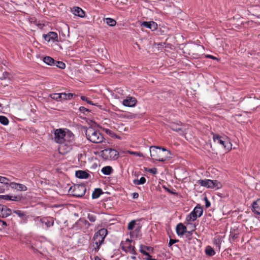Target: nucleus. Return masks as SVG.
Instances as JSON below:
<instances>
[{
    "label": "nucleus",
    "mask_w": 260,
    "mask_h": 260,
    "mask_svg": "<svg viewBox=\"0 0 260 260\" xmlns=\"http://www.w3.org/2000/svg\"><path fill=\"white\" fill-rule=\"evenodd\" d=\"M74 135L69 130L56 129L54 132V141L58 143V151L60 154H66L72 148L74 141Z\"/></svg>",
    "instance_id": "nucleus-1"
},
{
    "label": "nucleus",
    "mask_w": 260,
    "mask_h": 260,
    "mask_svg": "<svg viewBox=\"0 0 260 260\" xmlns=\"http://www.w3.org/2000/svg\"><path fill=\"white\" fill-rule=\"evenodd\" d=\"M149 151L151 157L153 160L162 162L171 158L170 151L165 148L151 146Z\"/></svg>",
    "instance_id": "nucleus-2"
},
{
    "label": "nucleus",
    "mask_w": 260,
    "mask_h": 260,
    "mask_svg": "<svg viewBox=\"0 0 260 260\" xmlns=\"http://www.w3.org/2000/svg\"><path fill=\"white\" fill-rule=\"evenodd\" d=\"M85 135L87 139L93 143H102L105 138L101 132L91 127L86 129Z\"/></svg>",
    "instance_id": "nucleus-3"
},
{
    "label": "nucleus",
    "mask_w": 260,
    "mask_h": 260,
    "mask_svg": "<svg viewBox=\"0 0 260 260\" xmlns=\"http://www.w3.org/2000/svg\"><path fill=\"white\" fill-rule=\"evenodd\" d=\"M107 234L108 231L106 229H101L95 233L93 240L97 246L95 248V250L99 249L100 246L103 243Z\"/></svg>",
    "instance_id": "nucleus-4"
},
{
    "label": "nucleus",
    "mask_w": 260,
    "mask_h": 260,
    "mask_svg": "<svg viewBox=\"0 0 260 260\" xmlns=\"http://www.w3.org/2000/svg\"><path fill=\"white\" fill-rule=\"evenodd\" d=\"M213 139L215 142L221 144L225 149L230 150L232 148V144L229 141L228 138L225 136H220L214 134Z\"/></svg>",
    "instance_id": "nucleus-5"
},
{
    "label": "nucleus",
    "mask_w": 260,
    "mask_h": 260,
    "mask_svg": "<svg viewBox=\"0 0 260 260\" xmlns=\"http://www.w3.org/2000/svg\"><path fill=\"white\" fill-rule=\"evenodd\" d=\"M101 156L105 159H117L118 158L119 153L114 149H105L101 152Z\"/></svg>",
    "instance_id": "nucleus-6"
},
{
    "label": "nucleus",
    "mask_w": 260,
    "mask_h": 260,
    "mask_svg": "<svg viewBox=\"0 0 260 260\" xmlns=\"http://www.w3.org/2000/svg\"><path fill=\"white\" fill-rule=\"evenodd\" d=\"M198 183L201 186L212 189H218L221 187V184L217 180L210 179L199 180Z\"/></svg>",
    "instance_id": "nucleus-7"
},
{
    "label": "nucleus",
    "mask_w": 260,
    "mask_h": 260,
    "mask_svg": "<svg viewBox=\"0 0 260 260\" xmlns=\"http://www.w3.org/2000/svg\"><path fill=\"white\" fill-rule=\"evenodd\" d=\"M133 242L132 240L127 239L125 241H121L120 246L122 250L126 253H129L133 255L137 254L135 247L132 245L131 243Z\"/></svg>",
    "instance_id": "nucleus-8"
},
{
    "label": "nucleus",
    "mask_w": 260,
    "mask_h": 260,
    "mask_svg": "<svg viewBox=\"0 0 260 260\" xmlns=\"http://www.w3.org/2000/svg\"><path fill=\"white\" fill-rule=\"evenodd\" d=\"M69 192L73 196L81 197L83 196L86 192V187L83 185H76L70 187Z\"/></svg>",
    "instance_id": "nucleus-9"
},
{
    "label": "nucleus",
    "mask_w": 260,
    "mask_h": 260,
    "mask_svg": "<svg viewBox=\"0 0 260 260\" xmlns=\"http://www.w3.org/2000/svg\"><path fill=\"white\" fill-rule=\"evenodd\" d=\"M44 39L47 42H50L52 41L53 42H58V35L57 33L50 31L48 32L47 34L43 35Z\"/></svg>",
    "instance_id": "nucleus-10"
},
{
    "label": "nucleus",
    "mask_w": 260,
    "mask_h": 260,
    "mask_svg": "<svg viewBox=\"0 0 260 260\" xmlns=\"http://www.w3.org/2000/svg\"><path fill=\"white\" fill-rule=\"evenodd\" d=\"M137 102L135 98L132 96H128L126 99L123 101V105L126 107H132L136 105Z\"/></svg>",
    "instance_id": "nucleus-11"
},
{
    "label": "nucleus",
    "mask_w": 260,
    "mask_h": 260,
    "mask_svg": "<svg viewBox=\"0 0 260 260\" xmlns=\"http://www.w3.org/2000/svg\"><path fill=\"white\" fill-rule=\"evenodd\" d=\"M142 26L145 27L153 31L157 28V24L154 21H144L141 24Z\"/></svg>",
    "instance_id": "nucleus-12"
},
{
    "label": "nucleus",
    "mask_w": 260,
    "mask_h": 260,
    "mask_svg": "<svg viewBox=\"0 0 260 260\" xmlns=\"http://www.w3.org/2000/svg\"><path fill=\"white\" fill-rule=\"evenodd\" d=\"M252 207V211L254 213L260 215V201L258 199L253 202Z\"/></svg>",
    "instance_id": "nucleus-13"
},
{
    "label": "nucleus",
    "mask_w": 260,
    "mask_h": 260,
    "mask_svg": "<svg viewBox=\"0 0 260 260\" xmlns=\"http://www.w3.org/2000/svg\"><path fill=\"white\" fill-rule=\"evenodd\" d=\"M176 230L178 236H182L187 232L186 227L182 223L177 224Z\"/></svg>",
    "instance_id": "nucleus-14"
},
{
    "label": "nucleus",
    "mask_w": 260,
    "mask_h": 260,
    "mask_svg": "<svg viewBox=\"0 0 260 260\" xmlns=\"http://www.w3.org/2000/svg\"><path fill=\"white\" fill-rule=\"evenodd\" d=\"M73 13L77 16L83 18L85 16L84 11L78 7H74L72 10Z\"/></svg>",
    "instance_id": "nucleus-15"
},
{
    "label": "nucleus",
    "mask_w": 260,
    "mask_h": 260,
    "mask_svg": "<svg viewBox=\"0 0 260 260\" xmlns=\"http://www.w3.org/2000/svg\"><path fill=\"white\" fill-rule=\"evenodd\" d=\"M10 186L13 188H15L18 190H26L27 187L24 185L19 184V183H16L14 182L10 183Z\"/></svg>",
    "instance_id": "nucleus-16"
},
{
    "label": "nucleus",
    "mask_w": 260,
    "mask_h": 260,
    "mask_svg": "<svg viewBox=\"0 0 260 260\" xmlns=\"http://www.w3.org/2000/svg\"><path fill=\"white\" fill-rule=\"evenodd\" d=\"M76 176L80 179H86L89 176V175L85 171L79 170L76 172Z\"/></svg>",
    "instance_id": "nucleus-17"
},
{
    "label": "nucleus",
    "mask_w": 260,
    "mask_h": 260,
    "mask_svg": "<svg viewBox=\"0 0 260 260\" xmlns=\"http://www.w3.org/2000/svg\"><path fill=\"white\" fill-rule=\"evenodd\" d=\"M169 127L173 131L177 132L182 131L181 125L179 123L172 122L170 124Z\"/></svg>",
    "instance_id": "nucleus-18"
},
{
    "label": "nucleus",
    "mask_w": 260,
    "mask_h": 260,
    "mask_svg": "<svg viewBox=\"0 0 260 260\" xmlns=\"http://www.w3.org/2000/svg\"><path fill=\"white\" fill-rule=\"evenodd\" d=\"M13 212L16 214L19 217L21 218L23 220H26L27 219L28 216L26 215V214L24 212L19 210H14Z\"/></svg>",
    "instance_id": "nucleus-19"
},
{
    "label": "nucleus",
    "mask_w": 260,
    "mask_h": 260,
    "mask_svg": "<svg viewBox=\"0 0 260 260\" xmlns=\"http://www.w3.org/2000/svg\"><path fill=\"white\" fill-rule=\"evenodd\" d=\"M42 221H43V224H44L46 228H50L54 224V221L52 219L49 220L47 218L44 217V220Z\"/></svg>",
    "instance_id": "nucleus-20"
},
{
    "label": "nucleus",
    "mask_w": 260,
    "mask_h": 260,
    "mask_svg": "<svg viewBox=\"0 0 260 260\" xmlns=\"http://www.w3.org/2000/svg\"><path fill=\"white\" fill-rule=\"evenodd\" d=\"M199 217L196 214V212L193 210L186 217V220L187 221H194Z\"/></svg>",
    "instance_id": "nucleus-21"
},
{
    "label": "nucleus",
    "mask_w": 260,
    "mask_h": 260,
    "mask_svg": "<svg viewBox=\"0 0 260 260\" xmlns=\"http://www.w3.org/2000/svg\"><path fill=\"white\" fill-rule=\"evenodd\" d=\"M43 61L47 64L54 66L55 60L50 56H46L43 58Z\"/></svg>",
    "instance_id": "nucleus-22"
},
{
    "label": "nucleus",
    "mask_w": 260,
    "mask_h": 260,
    "mask_svg": "<svg viewBox=\"0 0 260 260\" xmlns=\"http://www.w3.org/2000/svg\"><path fill=\"white\" fill-rule=\"evenodd\" d=\"M103 193V190L101 188H96L93 191L92 194V199H97L98 198L101 194Z\"/></svg>",
    "instance_id": "nucleus-23"
},
{
    "label": "nucleus",
    "mask_w": 260,
    "mask_h": 260,
    "mask_svg": "<svg viewBox=\"0 0 260 260\" xmlns=\"http://www.w3.org/2000/svg\"><path fill=\"white\" fill-rule=\"evenodd\" d=\"M113 171L112 168L110 166H106L102 169V172L106 175H109L111 174Z\"/></svg>",
    "instance_id": "nucleus-24"
},
{
    "label": "nucleus",
    "mask_w": 260,
    "mask_h": 260,
    "mask_svg": "<svg viewBox=\"0 0 260 260\" xmlns=\"http://www.w3.org/2000/svg\"><path fill=\"white\" fill-rule=\"evenodd\" d=\"M193 210L199 217H201L202 215L203 210V208L200 205H197L194 208Z\"/></svg>",
    "instance_id": "nucleus-25"
},
{
    "label": "nucleus",
    "mask_w": 260,
    "mask_h": 260,
    "mask_svg": "<svg viewBox=\"0 0 260 260\" xmlns=\"http://www.w3.org/2000/svg\"><path fill=\"white\" fill-rule=\"evenodd\" d=\"M61 99L70 100L73 97L74 95L75 96V94L72 93H61Z\"/></svg>",
    "instance_id": "nucleus-26"
},
{
    "label": "nucleus",
    "mask_w": 260,
    "mask_h": 260,
    "mask_svg": "<svg viewBox=\"0 0 260 260\" xmlns=\"http://www.w3.org/2000/svg\"><path fill=\"white\" fill-rule=\"evenodd\" d=\"M146 181L144 177H141L140 179H135L134 180V184L135 185H141L144 184Z\"/></svg>",
    "instance_id": "nucleus-27"
},
{
    "label": "nucleus",
    "mask_w": 260,
    "mask_h": 260,
    "mask_svg": "<svg viewBox=\"0 0 260 260\" xmlns=\"http://www.w3.org/2000/svg\"><path fill=\"white\" fill-rule=\"evenodd\" d=\"M206 253L209 256H213L215 254L214 249L210 246H207L205 250Z\"/></svg>",
    "instance_id": "nucleus-28"
},
{
    "label": "nucleus",
    "mask_w": 260,
    "mask_h": 260,
    "mask_svg": "<svg viewBox=\"0 0 260 260\" xmlns=\"http://www.w3.org/2000/svg\"><path fill=\"white\" fill-rule=\"evenodd\" d=\"M106 21L107 24L111 26H114L116 24V21L111 18H106Z\"/></svg>",
    "instance_id": "nucleus-29"
},
{
    "label": "nucleus",
    "mask_w": 260,
    "mask_h": 260,
    "mask_svg": "<svg viewBox=\"0 0 260 260\" xmlns=\"http://www.w3.org/2000/svg\"><path fill=\"white\" fill-rule=\"evenodd\" d=\"M53 66H56L61 69H64L66 68V64L62 61H55L54 62V65Z\"/></svg>",
    "instance_id": "nucleus-30"
},
{
    "label": "nucleus",
    "mask_w": 260,
    "mask_h": 260,
    "mask_svg": "<svg viewBox=\"0 0 260 260\" xmlns=\"http://www.w3.org/2000/svg\"><path fill=\"white\" fill-rule=\"evenodd\" d=\"M0 123L4 125H7L9 123V120L4 116H0Z\"/></svg>",
    "instance_id": "nucleus-31"
},
{
    "label": "nucleus",
    "mask_w": 260,
    "mask_h": 260,
    "mask_svg": "<svg viewBox=\"0 0 260 260\" xmlns=\"http://www.w3.org/2000/svg\"><path fill=\"white\" fill-rule=\"evenodd\" d=\"M0 183L5 184H10V181L7 178L0 176Z\"/></svg>",
    "instance_id": "nucleus-32"
},
{
    "label": "nucleus",
    "mask_w": 260,
    "mask_h": 260,
    "mask_svg": "<svg viewBox=\"0 0 260 260\" xmlns=\"http://www.w3.org/2000/svg\"><path fill=\"white\" fill-rule=\"evenodd\" d=\"M42 220H44V218H41L39 217H37L35 218L36 224L38 226H43V221H42Z\"/></svg>",
    "instance_id": "nucleus-33"
},
{
    "label": "nucleus",
    "mask_w": 260,
    "mask_h": 260,
    "mask_svg": "<svg viewBox=\"0 0 260 260\" xmlns=\"http://www.w3.org/2000/svg\"><path fill=\"white\" fill-rule=\"evenodd\" d=\"M50 97L55 100H58L59 99H61V93H53L50 95Z\"/></svg>",
    "instance_id": "nucleus-34"
},
{
    "label": "nucleus",
    "mask_w": 260,
    "mask_h": 260,
    "mask_svg": "<svg viewBox=\"0 0 260 260\" xmlns=\"http://www.w3.org/2000/svg\"><path fill=\"white\" fill-rule=\"evenodd\" d=\"M87 218L88 220L91 222H94L96 220V216L92 214H88Z\"/></svg>",
    "instance_id": "nucleus-35"
},
{
    "label": "nucleus",
    "mask_w": 260,
    "mask_h": 260,
    "mask_svg": "<svg viewBox=\"0 0 260 260\" xmlns=\"http://www.w3.org/2000/svg\"><path fill=\"white\" fill-rule=\"evenodd\" d=\"M136 225V221L135 220H132L128 224L127 229L128 230H132Z\"/></svg>",
    "instance_id": "nucleus-36"
},
{
    "label": "nucleus",
    "mask_w": 260,
    "mask_h": 260,
    "mask_svg": "<svg viewBox=\"0 0 260 260\" xmlns=\"http://www.w3.org/2000/svg\"><path fill=\"white\" fill-rule=\"evenodd\" d=\"M79 110L80 112L83 113L84 114H86V112H89L90 111L87 108L84 107H80L79 108Z\"/></svg>",
    "instance_id": "nucleus-37"
},
{
    "label": "nucleus",
    "mask_w": 260,
    "mask_h": 260,
    "mask_svg": "<svg viewBox=\"0 0 260 260\" xmlns=\"http://www.w3.org/2000/svg\"><path fill=\"white\" fill-rule=\"evenodd\" d=\"M81 99L82 100V101H86L87 102V103L90 104V105H94L95 104H94L91 101L89 100L88 99V98H87L86 97L84 96H81Z\"/></svg>",
    "instance_id": "nucleus-38"
},
{
    "label": "nucleus",
    "mask_w": 260,
    "mask_h": 260,
    "mask_svg": "<svg viewBox=\"0 0 260 260\" xmlns=\"http://www.w3.org/2000/svg\"><path fill=\"white\" fill-rule=\"evenodd\" d=\"M21 199V197L19 196H11V201H20Z\"/></svg>",
    "instance_id": "nucleus-39"
},
{
    "label": "nucleus",
    "mask_w": 260,
    "mask_h": 260,
    "mask_svg": "<svg viewBox=\"0 0 260 260\" xmlns=\"http://www.w3.org/2000/svg\"><path fill=\"white\" fill-rule=\"evenodd\" d=\"M103 131L108 135L112 136L113 134V133L112 131L108 128H103Z\"/></svg>",
    "instance_id": "nucleus-40"
},
{
    "label": "nucleus",
    "mask_w": 260,
    "mask_h": 260,
    "mask_svg": "<svg viewBox=\"0 0 260 260\" xmlns=\"http://www.w3.org/2000/svg\"><path fill=\"white\" fill-rule=\"evenodd\" d=\"M8 75L9 73L7 72H5L3 73L2 76L0 77V79L5 80L8 77Z\"/></svg>",
    "instance_id": "nucleus-41"
},
{
    "label": "nucleus",
    "mask_w": 260,
    "mask_h": 260,
    "mask_svg": "<svg viewBox=\"0 0 260 260\" xmlns=\"http://www.w3.org/2000/svg\"><path fill=\"white\" fill-rule=\"evenodd\" d=\"M144 248L143 246L142 245H140V251L143 253L144 255H148V253L145 250H144L143 248Z\"/></svg>",
    "instance_id": "nucleus-42"
},
{
    "label": "nucleus",
    "mask_w": 260,
    "mask_h": 260,
    "mask_svg": "<svg viewBox=\"0 0 260 260\" xmlns=\"http://www.w3.org/2000/svg\"><path fill=\"white\" fill-rule=\"evenodd\" d=\"M205 206L206 208H209L211 206L210 202L208 200L207 197L205 198Z\"/></svg>",
    "instance_id": "nucleus-43"
},
{
    "label": "nucleus",
    "mask_w": 260,
    "mask_h": 260,
    "mask_svg": "<svg viewBox=\"0 0 260 260\" xmlns=\"http://www.w3.org/2000/svg\"><path fill=\"white\" fill-rule=\"evenodd\" d=\"M178 241V240L170 239L168 245L169 247H171L173 244H174V243H176Z\"/></svg>",
    "instance_id": "nucleus-44"
},
{
    "label": "nucleus",
    "mask_w": 260,
    "mask_h": 260,
    "mask_svg": "<svg viewBox=\"0 0 260 260\" xmlns=\"http://www.w3.org/2000/svg\"><path fill=\"white\" fill-rule=\"evenodd\" d=\"M149 172L153 174H155L157 173V170L156 168H154L149 169Z\"/></svg>",
    "instance_id": "nucleus-45"
},
{
    "label": "nucleus",
    "mask_w": 260,
    "mask_h": 260,
    "mask_svg": "<svg viewBox=\"0 0 260 260\" xmlns=\"http://www.w3.org/2000/svg\"><path fill=\"white\" fill-rule=\"evenodd\" d=\"M129 153L132 154H134V155H136L137 156H142V154L139 152H129Z\"/></svg>",
    "instance_id": "nucleus-46"
},
{
    "label": "nucleus",
    "mask_w": 260,
    "mask_h": 260,
    "mask_svg": "<svg viewBox=\"0 0 260 260\" xmlns=\"http://www.w3.org/2000/svg\"><path fill=\"white\" fill-rule=\"evenodd\" d=\"M3 199L5 200H11V196H9V195L3 196Z\"/></svg>",
    "instance_id": "nucleus-47"
},
{
    "label": "nucleus",
    "mask_w": 260,
    "mask_h": 260,
    "mask_svg": "<svg viewBox=\"0 0 260 260\" xmlns=\"http://www.w3.org/2000/svg\"><path fill=\"white\" fill-rule=\"evenodd\" d=\"M206 56L207 58H212V59H215V60H217V58L216 57L213 56H212L211 55H207Z\"/></svg>",
    "instance_id": "nucleus-48"
},
{
    "label": "nucleus",
    "mask_w": 260,
    "mask_h": 260,
    "mask_svg": "<svg viewBox=\"0 0 260 260\" xmlns=\"http://www.w3.org/2000/svg\"><path fill=\"white\" fill-rule=\"evenodd\" d=\"M139 197V194L137 192H134L133 193V197L134 199H137Z\"/></svg>",
    "instance_id": "nucleus-49"
},
{
    "label": "nucleus",
    "mask_w": 260,
    "mask_h": 260,
    "mask_svg": "<svg viewBox=\"0 0 260 260\" xmlns=\"http://www.w3.org/2000/svg\"><path fill=\"white\" fill-rule=\"evenodd\" d=\"M147 256V257L145 258L146 260H151L152 259L151 258V256L148 253V255H146Z\"/></svg>",
    "instance_id": "nucleus-50"
},
{
    "label": "nucleus",
    "mask_w": 260,
    "mask_h": 260,
    "mask_svg": "<svg viewBox=\"0 0 260 260\" xmlns=\"http://www.w3.org/2000/svg\"><path fill=\"white\" fill-rule=\"evenodd\" d=\"M143 247H144V248L145 249H147V250H149V251L153 250V248L152 247H151L144 246H143Z\"/></svg>",
    "instance_id": "nucleus-51"
},
{
    "label": "nucleus",
    "mask_w": 260,
    "mask_h": 260,
    "mask_svg": "<svg viewBox=\"0 0 260 260\" xmlns=\"http://www.w3.org/2000/svg\"><path fill=\"white\" fill-rule=\"evenodd\" d=\"M136 115H135V114H131L130 115L128 116V117L129 118H135L136 117Z\"/></svg>",
    "instance_id": "nucleus-52"
},
{
    "label": "nucleus",
    "mask_w": 260,
    "mask_h": 260,
    "mask_svg": "<svg viewBox=\"0 0 260 260\" xmlns=\"http://www.w3.org/2000/svg\"><path fill=\"white\" fill-rule=\"evenodd\" d=\"M192 232H193V230H192L191 231H187V232H186L185 233H187L189 236H190L192 234Z\"/></svg>",
    "instance_id": "nucleus-53"
},
{
    "label": "nucleus",
    "mask_w": 260,
    "mask_h": 260,
    "mask_svg": "<svg viewBox=\"0 0 260 260\" xmlns=\"http://www.w3.org/2000/svg\"><path fill=\"white\" fill-rule=\"evenodd\" d=\"M0 222H2V224H3V225L7 226V224L6 221L1 220V221H0Z\"/></svg>",
    "instance_id": "nucleus-54"
},
{
    "label": "nucleus",
    "mask_w": 260,
    "mask_h": 260,
    "mask_svg": "<svg viewBox=\"0 0 260 260\" xmlns=\"http://www.w3.org/2000/svg\"><path fill=\"white\" fill-rule=\"evenodd\" d=\"M214 243H215L216 245H218V246H219V244H220V243H219V240L217 242V240H215V241H214Z\"/></svg>",
    "instance_id": "nucleus-55"
},
{
    "label": "nucleus",
    "mask_w": 260,
    "mask_h": 260,
    "mask_svg": "<svg viewBox=\"0 0 260 260\" xmlns=\"http://www.w3.org/2000/svg\"><path fill=\"white\" fill-rule=\"evenodd\" d=\"M129 234H130V236H131V237H134V232H130Z\"/></svg>",
    "instance_id": "nucleus-56"
},
{
    "label": "nucleus",
    "mask_w": 260,
    "mask_h": 260,
    "mask_svg": "<svg viewBox=\"0 0 260 260\" xmlns=\"http://www.w3.org/2000/svg\"><path fill=\"white\" fill-rule=\"evenodd\" d=\"M94 260H101L98 256L94 257Z\"/></svg>",
    "instance_id": "nucleus-57"
},
{
    "label": "nucleus",
    "mask_w": 260,
    "mask_h": 260,
    "mask_svg": "<svg viewBox=\"0 0 260 260\" xmlns=\"http://www.w3.org/2000/svg\"><path fill=\"white\" fill-rule=\"evenodd\" d=\"M132 257L133 259H135L136 258V256H132Z\"/></svg>",
    "instance_id": "nucleus-58"
},
{
    "label": "nucleus",
    "mask_w": 260,
    "mask_h": 260,
    "mask_svg": "<svg viewBox=\"0 0 260 260\" xmlns=\"http://www.w3.org/2000/svg\"><path fill=\"white\" fill-rule=\"evenodd\" d=\"M151 260H156V259H154V258H152V259H151Z\"/></svg>",
    "instance_id": "nucleus-59"
},
{
    "label": "nucleus",
    "mask_w": 260,
    "mask_h": 260,
    "mask_svg": "<svg viewBox=\"0 0 260 260\" xmlns=\"http://www.w3.org/2000/svg\"><path fill=\"white\" fill-rule=\"evenodd\" d=\"M259 199V200L260 201V198H259V199Z\"/></svg>",
    "instance_id": "nucleus-60"
}]
</instances>
